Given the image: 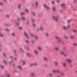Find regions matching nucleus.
Wrapping results in <instances>:
<instances>
[{"instance_id":"f257e3e1","label":"nucleus","mask_w":77,"mask_h":77,"mask_svg":"<svg viewBox=\"0 0 77 77\" xmlns=\"http://www.w3.org/2000/svg\"><path fill=\"white\" fill-rule=\"evenodd\" d=\"M60 17V16L59 15H57L56 17L54 16H53L52 18L56 22H58L59 21V18Z\"/></svg>"},{"instance_id":"f03ea898","label":"nucleus","mask_w":77,"mask_h":77,"mask_svg":"<svg viewBox=\"0 0 77 77\" xmlns=\"http://www.w3.org/2000/svg\"><path fill=\"white\" fill-rule=\"evenodd\" d=\"M66 61L67 62L69 63H72V60L68 58L66 59Z\"/></svg>"},{"instance_id":"7ed1b4c3","label":"nucleus","mask_w":77,"mask_h":77,"mask_svg":"<svg viewBox=\"0 0 77 77\" xmlns=\"http://www.w3.org/2000/svg\"><path fill=\"white\" fill-rule=\"evenodd\" d=\"M44 6L47 10H48V9H50V7H49L46 4H44Z\"/></svg>"},{"instance_id":"20e7f679","label":"nucleus","mask_w":77,"mask_h":77,"mask_svg":"<svg viewBox=\"0 0 77 77\" xmlns=\"http://www.w3.org/2000/svg\"><path fill=\"white\" fill-rule=\"evenodd\" d=\"M61 6L64 9H65V4L64 3L62 4L61 5Z\"/></svg>"},{"instance_id":"39448f33","label":"nucleus","mask_w":77,"mask_h":77,"mask_svg":"<svg viewBox=\"0 0 77 77\" xmlns=\"http://www.w3.org/2000/svg\"><path fill=\"white\" fill-rule=\"evenodd\" d=\"M34 52L36 55H38V51L37 50H35L34 51Z\"/></svg>"},{"instance_id":"423d86ee","label":"nucleus","mask_w":77,"mask_h":77,"mask_svg":"<svg viewBox=\"0 0 77 77\" xmlns=\"http://www.w3.org/2000/svg\"><path fill=\"white\" fill-rule=\"evenodd\" d=\"M38 50L39 51H41L42 50V48H41V47L40 46H38Z\"/></svg>"},{"instance_id":"0eeeda50","label":"nucleus","mask_w":77,"mask_h":77,"mask_svg":"<svg viewBox=\"0 0 77 77\" xmlns=\"http://www.w3.org/2000/svg\"><path fill=\"white\" fill-rule=\"evenodd\" d=\"M17 68L18 69H20L21 70L22 69H23V68H22V67H21V66H17Z\"/></svg>"},{"instance_id":"6e6552de","label":"nucleus","mask_w":77,"mask_h":77,"mask_svg":"<svg viewBox=\"0 0 77 77\" xmlns=\"http://www.w3.org/2000/svg\"><path fill=\"white\" fill-rule=\"evenodd\" d=\"M54 38L56 39H57V40H58L60 38V37H58L57 36H55Z\"/></svg>"},{"instance_id":"1a4fd4ad","label":"nucleus","mask_w":77,"mask_h":77,"mask_svg":"<svg viewBox=\"0 0 77 77\" xmlns=\"http://www.w3.org/2000/svg\"><path fill=\"white\" fill-rule=\"evenodd\" d=\"M44 60L45 61H48V58H47V57H45L44 58Z\"/></svg>"},{"instance_id":"9d476101","label":"nucleus","mask_w":77,"mask_h":77,"mask_svg":"<svg viewBox=\"0 0 77 77\" xmlns=\"http://www.w3.org/2000/svg\"><path fill=\"white\" fill-rule=\"evenodd\" d=\"M63 29L64 30H66L67 29V27L66 26H63Z\"/></svg>"},{"instance_id":"9b49d317","label":"nucleus","mask_w":77,"mask_h":77,"mask_svg":"<svg viewBox=\"0 0 77 77\" xmlns=\"http://www.w3.org/2000/svg\"><path fill=\"white\" fill-rule=\"evenodd\" d=\"M24 34L25 35H26V36L27 38H29V36H28V35L27 33L26 32H24Z\"/></svg>"},{"instance_id":"f8f14e48","label":"nucleus","mask_w":77,"mask_h":77,"mask_svg":"<svg viewBox=\"0 0 77 77\" xmlns=\"http://www.w3.org/2000/svg\"><path fill=\"white\" fill-rule=\"evenodd\" d=\"M35 5L36 7H38V2H35Z\"/></svg>"},{"instance_id":"ddd939ff","label":"nucleus","mask_w":77,"mask_h":77,"mask_svg":"<svg viewBox=\"0 0 77 77\" xmlns=\"http://www.w3.org/2000/svg\"><path fill=\"white\" fill-rule=\"evenodd\" d=\"M55 50H56V51H58L59 50V48L57 47L55 48Z\"/></svg>"},{"instance_id":"4468645a","label":"nucleus","mask_w":77,"mask_h":77,"mask_svg":"<svg viewBox=\"0 0 77 77\" xmlns=\"http://www.w3.org/2000/svg\"><path fill=\"white\" fill-rule=\"evenodd\" d=\"M58 42L59 43H60L62 42V40L60 38L58 40Z\"/></svg>"},{"instance_id":"2eb2a0df","label":"nucleus","mask_w":77,"mask_h":77,"mask_svg":"<svg viewBox=\"0 0 77 77\" xmlns=\"http://www.w3.org/2000/svg\"><path fill=\"white\" fill-rule=\"evenodd\" d=\"M54 65H56V66H57V65H58V63H57V62H54Z\"/></svg>"},{"instance_id":"dca6fc26","label":"nucleus","mask_w":77,"mask_h":77,"mask_svg":"<svg viewBox=\"0 0 77 77\" xmlns=\"http://www.w3.org/2000/svg\"><path fill=\"white\" fill-rule=\"evenodd\" d=\"M63 67H66V63H63Z\"/></svg>"},{"instance_id":"f3484780","label":"nucleus","mask_w":77,"mask_h":77,"mask_svg":"<svg viewBox=\"0 0 77 77\" xmlns=\"http://www.w3.org/2000/svg\"><path fill=\"white\" fill-rule=\"evenodd\" d=\"M21 20H22V21H24L26 20V18H25L24 17H21Z\"/></svg>"},{"instance_id":"a211bd4d","label":"nucleus","mask_w":77,"mask_h":77,"mask_svg":"<svg viewBox=\"0 0 77 77\" xmlns=\"http://www.w3.org/2000/svg\"><path fill=\"white\" fill-rule=\"evenodd\" d=\"M71 26L69 25H68L67 26V29H70Z\"/></svg>"},{"instance_id":"6ab92c4d","label":"nucleus","mask_w":77,"mask_h":77,"mask_svg":"<svg viewBox=\"0 0 77 77\" xmlns=\"http://www.w3.org/2000/svg\"><path fill=\"white\" fill-rule=\"evenodd\" d=\"M31 75L32 77H33L34 75H35V73L34 72H32L31 73Z\"/></svg>"},{"instance_id":"aec40b11","label":"nucleus","mask_w":77,"mask_h":77,"mask_svg":"<svg viewBox=\"0 0 77 77\" xmlns=\"http://www.w3.org/2000/svg\"><path fill=\"white\" fill-rule=\"evenodd\" d=\"M45 36H46V37H48V36H49V34H48V33H46L45 34Z\"/></svg>"},{"instance_id":"412c9836","label":"nucleus","mask_w":77,"mask_h":77,"mask_svg":"<svg viewBox=\"0 0 77 77\" xmlns=\"http://www.w3.org/2000/svg\"><path fill=\"white\" fill-rule=\"evenodd\" d=\"M73 33H77V30H76V29H74L73 30Z\"/></svg>"},{"instance_id":"4be33fe9","label":"nucleus","mask_w":77,"mask_h":77,"mask_svg":"<svg viewBox=\"0 0 77 77\" xmlns=\"http://www.w3.org/2000/svg\"><path fill=\"white\" fill-rule=\"evenodd\" d=\"M25 11L26 12H27V13H29V10L28 9H25Z\"/></svg>"},{"instance_id":"5701e85b","label":"nucleus","mask_w":77,"mask_h":77,"mask_svg":"<svg viewBox=\"0 0 77 77\" xmlns=\"http://www.w3.org/2000/svg\"><path fill=\"white\" fill-rule=\"evenodd\" d=\"M63 56H64L65 57H66V56H68V54H65V53H64V54Z\"/></svg>"},{"instance_id":"b1692460","label":"nucleus","mask_w":77,"mask_h":77,"mask_svg":"<svg viewBox=\"0 0 77 77\" xmlns=\"http://www.w3.org/2000/svg\"><path fill=\"white\" fill-rule=\"evenodd\" d=\"M34 38L35 39H38V37L37 36H35Z\"/></svg>"},{"instance_id":"393cba45","label":"nucleus","mask_w":77,"mask_h":77,"mask_svg":"<svg viewBox=\"0 0 77 77\" xmlns=\"http://www.w3.org/2000/svg\"><path fill=\"white\" fill-rule=\"evenodd\" d=\"M60 53L61 54L63 55H63H64V54H65V52H61Z\"/></svg>"},{"instance_id":"a878e982","label":"nucleus","mask_w":77,"mask_h":77,"mask_svg":"<svg viewBox=\"0 0 77 77\" xmlns=\"http://www.w3.org/2000/svg\"><path fill=\"white\" fill-rule=\"evenodd\" d=\"M71 20H67V22L68 23H70V22H71Z\"/></svg>"},{"instance_id":"bb28decb","label":"nucleus","mask_w":77,"mask_h":77,"mask_svg":"<svg viewBox=\"0 0 77 77\" xmlns=\"http://www.w3.org/2000/svg\"><path fill=\"white\" fill-rule=\"evenodd\" d=\"M52 72L54 73H55V72H56V70H52Z\"/></svg>"},{"instance_id":"cd10ccee","label":"nucleus","mask_w":77,"mask_h":77,"mask_svg":"<svg viewBox=\"0 0 77 77\" xmlns=\"http://www.w3.org/2000/svg\"><path fill=\"white\" fill-rule=\"evenodd\" d=\"M30 36H34V35H33V33L31 32L30 33Z\"/></svg>"},{"instance_id":"c85d7f7f","label":"nucleus","mask_w":77,"mask_h":77,"mask_svg":"<svg viewBox=\"0 0 77 77\" xmlns=\"http://www.w3.org/2000/svg\"><path fill=\"white\" fill-rule=\"evenodd\" d=\"M60 74L62 75V76H64V75H65L64 74H63V73L62 72H61L60 73Z\"/></svg>"},{"instance_id":"c756f323","label":"nucleus","mask_w":77,"mask_h":77,"mask_svg":"<svg viewBox=\"0 0 77 77\" xmlns=\"http://www.w3.org/2000/svg\"><path fill=\"white\" fill-rule=\"evenodd\" d=\"M64 37L66 39H68V37L66 36L65 35L64 36Z\"/></svg>"},{"instance_id":"7c9ffc66","label":"nucleus","mask_w":77,"mask_h":77,"mask_svg":"<svg viewBox=\"0 0 77 77\" xmlns=\"http://www.w3.org/2000/svg\"><path fill=\"white\" fill-rule=\"evenodd\" d=\"M21 5H19L18 8L19 9H21Z\"/></svg>"},{"instance_id":"2f4dec72","label":"nucleus","mask_w":77,"mask_h":77,"mask_svg":"<svg viewBox=\"0 0 77 77\" xmlns=\"http://www.w3.org/2000/svg\"><path fill=\"white\" fill-rule=\"evenodd\" d=\"M73 45L75 47H77V44L76 43H74L73 44Z\"/></svg>"},{"instance_id":"473e14b6","label":"nucleus","mask_w":77,"mask_h":77,"mask_svg":"<svg viewBox=\"0 0 77 77\" xmlns=\"http://www.w3.org/2000/svg\"><path fill=\"white\" fill-rule=\"evenodd\" d=\"M25 42L27 43V44H29V40H26Z\"/></svg>"},{"instance_id":"72a5a7b5","label":"nucleus","mask_w":77,"mask_h":77,"mask_svg":"<svg viewBox=\"0 0 77 77\" xmlns=\"http://www.w3.org/2000/svg\"><path fill=\"white\" fill-rule=\"evenodd\" d=\"M56 72L57 73H60V71H59L58 70H56Z\"/></svg>"},{"instance_id":"f704fd0d","label":"nucleus","mask_w":77,"mask_h":77,"mask_svg":"<svg viewBox=\"0 0 77 77\" xmlns=\"http://www.w3.org/2000/svg\"><path fill=\"white\" fill-rule=\"evenodd\" d=\"M40 30L42 31L43 30V27H42V26H41L40 27Z\"/></svg>"},{"instance_id":"c9c22d12","label":"nucleus","mask_w":77,"mask_h":77,"mask_svg":"<svg viewBox=\"0 0 77 77\" xmlns=\"http://www.w3.org/2000/svg\"><path fill=\"white\" fill-rule=\"evenodd\" d=\"M24 12H23L20 13V15H24Z\"/></svg>"},{"instance_id":"e433bc0d","label":"nucleus","mask_w":77,"mask_h":77,"mask_svg":"<svg viewBox=\"0 0 77 77\" xmlns=\"http://www.w3.org/2000/svg\"><path fill=\"white\" fill-rule=\"evenodd\" d=\"M6 17H7V18H9V17H10V15H6Z\"/></svg>"},{"instance_id":"4c0bfd02","label":"nucleus","mask_w":77,"mask_h":77,"mask_svg":"<svg viewBox=\"0 0 77 77\" xmlns=\"http://www.w3.org/2000/svg\"><path fill=\"white\" fill-rule=\"evenodd\" d=\"M31 21H32V22H34V21H35V20L33 18H32L31 19Z\"/></svg>"},{"instance_id":"58836bf2","label":"nucleus","mask_w":77,"mask_h":77,"mask_svg":"<svg viewBox=\"0 0 77 77\" xmlns=\"http://www.w3.org/2000/svg\"><path fill=\"white\" fill-rule=\"evenodd\" d=\"M20 50L21 51L23 52V53H24V51H23V49L22 48H20Z\"/></svg>"},{"instance_id":"ea45409f","label":"nucleus","mask_w":77,"mask_h":77,"mask_svg":"<svg viewBox=\"0 0 77 77\" xmlns=\"http://www.w3.org/2000/svg\"><path fill=\"white\" fill-rule=\"evenodd\" d=\"M56 8H53V11H56Z\"/></svg>"},{"instance_id":"a19ab883","label":"nucleus","mask_w":77,"mask_h":77,"mask_svg":"<svg viewBox=\"0 0 77 77\" xmlns=\"http://www.w3.org/2000/svg\"><path fill=\"white\" fill-rule=\"evenodd\" d=\"M0 36L1 37H2L3 36V34H0Z\"/></svg>"},{"instance_id":"79ce46f5","label":"nucleus","mask_w":77,"mask_h":77,"mask_svg":"<svg viewBox=\"0 0 77 77\" xmlns=\"http://www.w3.org/2000/svg\"><path fill=\"white\" fill-rule=\"evenodd\" d=\"M12 36H15V35L14 34V33H13L12 34Z\"/></svg>"},{"instance_id":"37998d69","label":"nucleus","mask_w":77,"mask_h":77,"mask_svg":"<svg viewBox=\"0 0 77 77\" xmlns=\"http://www.w3.org/2000/svg\"><path fill=\"white\" fill-rule=\"evenodd\" d=\"M73 38H74V36H70V38H71V39H73Z\"/></svg>"},{"instance_id":"c03bdc74","label":"nucleus","mask_w":77,"mask_h":77,"mask_svg":"<svg viewBox=\"0 0 77 77\" xmlns=\"http://www.w3.org/2000/svg\"><path fill=\"white\" fill-rule=\"evenodd\" d=\"M32 43H35V41L34 40H32L31 41Z\"/></svg>"},{"instance_id":"a18cd8bd","label":"nucleus","mask_w":77,"mask_h":77,"mask_svg":"<svg viewBox=\"0 0 77 77\" xmlns=\"http://www.w3.org/2000/svg\"><path fill=\"white\" fill-rule=\"evenodd\" d=\"M32 14L34 15V16H35V15H36L35 13H34V12L32 13Z\"/></svg>"},{"instance_id":"49530a36","label":"nucleus","mask_w":77,"mask_h":77,"mask_svg":"<svg viewBox=\"0 0 77 77\" xmlns=\"http://www.w3.org/2000/svg\"><path fill=\"white\" fill-rule=\"evenodd\" d=\"M3 62H4V63H7V62L5 60H3Z\"/></svg>"},{"instance_id":"de8ad7c7","label":"nucleus","mask_w":77,"mask_h":77,"mask_svg":"<svg viewBox=\"0 0 77 77\" xmlns=\"http://www.w3.org/2000/svg\"><path fill=\"white\" fill-rule=\"evenodd\" d=\"M3 5V2H0V5Z\"/></svg>"},{"instance_id":"09e8293b","label":"nucleus","mask_w":77,"mask_h":77,"mask_svg":"<svg viewBox=\"0 0 77 77\" xmlns=\"http://www.w3.org/2000/svg\"><path fill=\"white\" fill-rule=\"evenodd\" d=\"M20 30H22L23 29V28L22 27H20L19 28Z\"/></svg>"},{"instance_id":"8fccbe9b","label":"nucleus","mask_w":77,"mask_h":77,"mask_svg":"<svg viewBox=\"0 0 77 77\" xmlns=\"http://www.w3.org/2000/svg\"><path fill=\"white\" fill-rule=\"evenodd\" d=\"M33 65H34L33 64H30V66H33Z\"/></svg>"},{"instance_id":"3c124183","label":"nucleus","mask_w":77,"mask_h":77,"mask_svg":"<svg viewBox=\"0 0 77 77\" xmlns=\"http://www.w3.org/2000/svg\"><path fill=\"white\" fill-rule=\"evenodd\" d=\"M34 65H37V63H35L34 64Z\"/></svg>"},{"instance_id":"603ef678","label":"nucleus","mask_w":77,"mask_h":77,"mask_svg":"<svg viewBox=\"0 0 77 77\" xmlns=\"http://www.w3.org/2000/svg\"><path fill=\"white\" fill-rule=\"evenodd\" d=\"M49 75H50V76H52L53 75V74H51V73H50L49 74Z\"/></svg>"},{"instance_id":"864d4df0","label":"nucleus","mask_w":77,"mask_h":77,"mask_svg":"<svg viewBox=\"0 0 77 77\" xmlns=\"http://www.w3.org/2000/svg\"><path fill=\"white\" fill-rule=\"evenodd\" d=\"M30 54L29 53H27V56H30Z\"/></svg>"},{"instance_id":"5fc2aeb1","label":"nucleus","mask_w":77,"mask_h":77,"mask_svg":"<svg viewBox=\"0 0 77 77\" xmlns=\"http://www.w3.org/2000/svg\"><path fill=\"white\" fill-rule=\"evenodd\" d=\"M7 77H11V75H7Z\"/></svg>"},{"instance_id":"6e6d98bb","label":"nucleus","mask_w":77,"mask_h":77,"mask_svg":"<svg viewBox=\"0 0 77 77\" xmlns=\"http://www.w3.org/2000/svg\"><path fill=\"white\" fill-rule=\"evenodd\" d=\"M6 30L7 32H8V31H9V29H5Z\"/></svg>"},{"instance_id":"4d7b16f0","label":"nucleus","mask_w":77,"mask_h":77,"mask_svg":"<svg viewBox=\"0 0 77 77\" xmlns=\"http://www.w3.org/2000/svg\"><path fill=\"white\" fill-rule=\"evenodd\" d=\"M1 68H4V66H1Z\"/></svg>"},{"instance_id":"13d9d810","label":"nucleus","mask_w":77,"mask_h":77,"mask_svg":"<svg viewBox=\"0 0 77 77\" xmlns=\"http://www.w3.org/2000/svg\"><path fill=\"white\" fill-rule=\"evenodd\" d=\"M10 58L11 59H12V58H13V56H11Z\"/></svg>"},{"instance_id":"bf43d9fd","label":"nucleus","mask_w":77,"mask_h":77,"mask_svg":"<svg viewBox=\"0 0 77 77\" xmlns=\"http://www.w3.org/2000/svg\"><path fill=\"white\" fill-rule=\"evenodd\" d=\"M17 20H18V21H20V18H18L17 19Z\"/></svg>"},{"instance_id":"052dcab7","label":"nucleus","mask_w":77,"mask_h":77,"mask_svg":"<svg viewBox=\"0 0 77 77\" xmlns=\"http://www.w3.org/2000/svg\"><path fill=\"white\" fill-rule=\"evenodd\" d=\"M4 56L5 57H6V54L5 53L4 54Z\"/></svg>"},{"instance_id":"680f3d73","label":"nucleus","mask_w":77,"mask_h":77,"mask_svg":"<svg viewBox=\"0 0 77 77\" xmlns=\"http://www.w3.org/2000/svg\"><path fill=\"white\" fill-rule=\"evenodd\" d=\"M52 4H54V1L52 2Z\"/></svg>"},{"instance_id":"e2e57ef3","label":"nucleus","mask_w":77,"mask_h":77,"mask_svg":"<svg viewBox=\"0 0 77 77\" xmlns=\"http://www.w3.org/2000/svg\"><path fill=\"white\" fill-rule=\"evenodd\" d=\"M33 26H36V24H33Z\"/></svg>"},{"instance_id":"0e129e2a","label":"nucleus","mask_w":77,"mask_h":77,"mask_svg":"<svg viewBox=\"0 0 77 77\" xmlns=\"http://www.w3.org/2000/svg\"><path fill=\"white\" fill-rule=\"evenodd\" d=\"M23 65H25V64H26V62H23Z\"/></svg>"},{"instance_id":"69168bd1","label":"nucleus","mask_w":77,"mask_h":77,"mask_svg":"<svg viewBox=\"0 0 77 77\" xmlns=\"http://www.w3.org/2000/svg\"><path fill=\"white\" fill-rule=\"evenodd\" d=\"M17 25H20V23H17Z\"/></svg>"},{"instance_id":"338daca9","label":"nucleus","mask_w":77,"mask_h":77,"mask_svg":"<svg viewBox=\"0 0 77 77\" xmlns=\"http://www.w3.org/2000/svg\"><path fill=\"white\" fill-rule=\"evenodd\" d=\"M77 2V0H74V2Z\"/></svg>"},{"instance_id":"774afa93","label":"nucleus","mask_w":77,"mask_h":77,"mask_svg":"<svg viewBox=\"0 0 77 77\" xmlns=\"http://www.w3.org/2000/svg\"><path fill=\"white\" fill-rule=\"evenodd\" d=\"M59 1H57V3H59Z\"/></svg>"}]
</instances>
